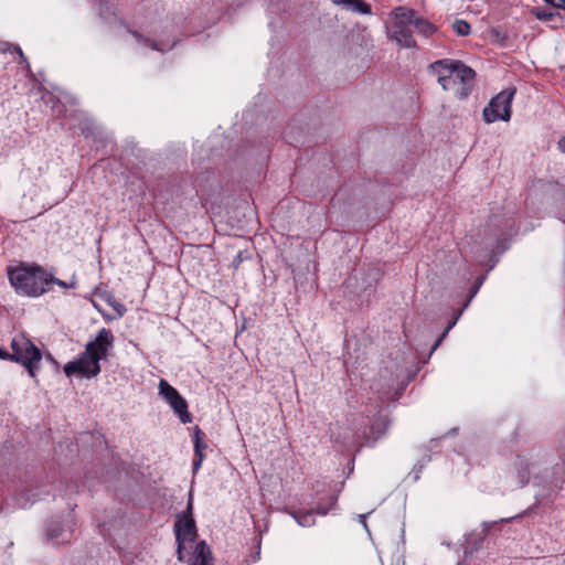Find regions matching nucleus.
Returning <instances> with one entry per match:
<instances>
[{
	"label": "nucleus",
	"mask_w": 565,
	"mask_h": 565,
	"mask_svg": "<svg viewBox=\"0 0 565 565\" xmlns=\"http://www.w3.org/2000/svg\"><path fill=\"white\" fill-rule=\"evenodd\" d=\"M0 360H10L9 352L0 349Z\"/></svg>",
	"instance_id": "obj_28"
},
{
	"label": "nucleus",
	"mask_w": 565,
	"mask_h": 565,
	"mask_svg": "<svg viewBox=\"0 0 565 565\" xmlns=\"http://www.w3.org/2000/svg\"><path fill=\"white\" fill-rule=\"evenodd\" d=\"M115 335L110 329L102 328L96 337L85 344V350L64 365L66 376L96 377L100 373L102 360H106L114 349Z\"/></svg>",
	"instance_id": "obj_1"
},
{
	"label": "nucleus",
	"mask_w": 565,
	"mask_h": 565,
	"mask_svg": "<svg viewBox=\"0 0 565 565\" xmlns=\"http://www.w3.org/2000/svg\"><path fill=\"white\" fill-rule=\"evenodd\" d=\"M457 61L458 60L443 58L429 65V71L437 76V82L445 90L451 88Z\"/></svg>",
	"instance_id": "obj_10"
},
{
	"label": "nucleus",
	"mask_w": 565,
	"mask_h": 565,
	"mask_svg": "<svg viewBox=\"0 0 565 565\" xmlns=\"http://www.w3.org/2000/svg\"><path fill=\"white\" fill-rule=\"evenodd\" d=\"M8 279L17 294L39 297L50 289L52 276L39 266L19 264L7 268Z\"/></svg>",
	"instance_id": "obj_2"
},
{
	"label": "nucleus",
	"mask_w": 565,
	"mask_h": 565,
	"mask_svg": "<svg viewBox=\"0 0 565 565\" xmlns=\"http://www.w3.org/2000/svg\"><path fill=\"white\" fill-rule=\"evenodd\" d=\"M448 332H446V330L438 337V339L436 340L435 344L433 345V351L436 350L440 344L441 342L444 341V339L447 337Z\"/></svg>",
	"instance_id": "obj_22"
},
{
	"label": "nucleus",
	"mask_w": 565,
	"mask_h": 565,
	"mask_svg": "<svg viewBox=\"0 0 565 565\" xmlns=\"http://www.w3.org/2000/svg\"><path fill=\"white\" fill-rule=\"evenodd\" d=\"M544 1L557 9L565 8V0H544Z\"/></svg>",
	"instance_id": "obj_20"
},
{
	"label": "nucleus",
	"mask_w": 565,
	"mask_h": 565,
	"mask_svg": "<svg viewBox=\"0 0 565 565\" xmlns=\"http://www.w3.org/2000/svg\"><path fill=\"white\" fill-rule=\"evenodd\" d=\"M175 540L178 543L177 556L180 562L183 561V550L188 543H193L196 537L195 521L192 516V498H189L185 511L178 515L174 523Z\"/></svg>",
	"instance_id": "obj_7"
},
{
	"label": "nucleus",
	"mask_w": 565,
	"mask_h": 565,
	"mask_svg": "<svg viewBox=\"0 0 565 565\" xmlns=\"http://www.w3.org/2000/svg\"><path fill=\"white\" fill-rule=\"evenodd\" d=\"M365 518H366V515H365V514H361V515H360L361 522H362L363 526L366 529L367 526H366Z\"/></svg>",
	"instance_id": "obj_30"
},
{
	"label": "nucleus",
	"mask_w": 565,
	"mask_h": 565,
	"mask_svg": "<svg viewBox=\"0 0 565 565\" xmlns=\"http://www.w3.org/2000/svg\"><path fill=\"white\" fill-rule=\"evenodd\" d=\"M515 93L516 89L514 87H508L492 97L482 110L483 121L487 124H492L498 120L509 121Z\"/></svg>",
	"instance_id": "obj_6"
},
{
	"label": "nucleus",
	"mask_w": 565,
	"mask_h": 565,
	"mask_svg": "<svg viewBox=\"0 0 565 565\" xmlns=\"http://www.w3.org/2000/svg\"><path fill=\"white\" fill-rule=\"evenodd\" d=\"M52 284H56L57 286L63 287V288H67L68 287V285L65 281L60 280V279L54 278V277H52L51 285Z\"/></svg>",
	"instance_id": "obj_24"
},
{
	"label": "nucleus",
	"mask_w": 565,
	"mask_h": 565,
	"mask_svg": "<svg viewBox=\"0 0 565 565\" xmlns=\"http://www.w3.org/2000/svg\"><path fill=\"white\" fill-rule=\"evenodd\" d=\"M334 4L341 6L345 10L360 14H371V7L363 0H331Z\"/></svg>",
	"instance_id": "obj_14"
},
{
	"label": "nucleus",
	"mask_w": 565,
	"mask_h": 565,
	"mask_svg": "<svg viewBox=\"0 0 565 565\" xmlns=\"http://www.w3.org/2000/svg\"><path fill=\"white\" fill-rule=\"evenodd\" d=\"M190 565H213L210 547L204 541L195 544Z\"/></svg>",
	"instance_id": "obj_13"
},
{
	"label": "nucleus",
	"mask_w": 565,
	"mask_h": 565,
	"mask_svg": "<svg viewBox=\"0 0 565 565\" xmlns=\"http://www.w3.org/2000/svg\"><path fill=\"white\" fill-rule=\"evenodd\" d=\"M104 7H107V4H103V3H102V4H99V9H98V10H99V14H100V15H103V14H104V13H103V8H104Z\"/></svg>",
	"instance_id": "obj_31"
},
{
	"label": "nucleus",
	"mask_w": 565,
	"mask_h": 565,
	"mask_svg": "<svg viewBox=\"0 0 565 565\" xmlns=\"http://www.w3.org/2000/svg\"><path fill=\"white\" fill-rule=\"evenodd\" d=\"M386 427H387V424L383 419H380L379 422L373 424L371 427V435L367 436V443L376 441L385 433Z\"/></svg>",
	"instance_id": "obj_18"
},
{
	"label": "nucleus",
	"mask_w": 565,
	"mask_h": 565,
	"mask_svg": "<svg viewBox=\"0 0 565 565\" xmlns=\"http://www.w3.org/2000/svg\"><path fill=\"white\" fill-rule=\"evenodd\" d=\"M545 454L542 450H529L524 454L516 456L513 463L516 484L524 487L533 478L539 479L543 471L545 463Z\"/></svg>",
	"instance_id": "obj_5"
},
{
	"label": "nucleus",
	"mask_w": 565,
	"mask_h": 565,
	"mask_svg": "<svg viewBox=\"0 0 565 565\" xmlns=\"http://www.w3.org/2000/svg\"><path fill=\"white\" fill-rule=\"evenodd\" d=\"M73 530L64 529L58 520L52 521L46 529L47 539L54 544H61L70 541Z\"/></svg>",
	"instance_id": "obj_12"
},
{
	"label": "nucleus",
	"mask_w": 565,
	"mask_h": 565,
	"mask_svg": "<svg viewBox=\"0 0 565 565\" xmlns=\"http://www.w3.org/2000/svg\"><path fill=\"white\" fill-rule=\"evenodd\" d=\"M159 395L170 405L173 412L179 416L183 424L191 422V415L188 412V403L180 393L171 386L166 380L159 382Z\"/></svg>",
	"instance_id": "obj_8"
},
{
	"label": "nucleus",
	"mask_w": 565,
	"mask_h": 565,
	"mask_svg": "<svg viewBox=\"0 0 565 565\" xmlns=\"http://www.w3.org/2000/svg\"><path fill=\"white\" fill-rule=\"evenodd\" d=\"M199 435H200V430L198 429L195 431V437H194V449H195V459L193 461V470L194 471L200 469L202 460H203L202 449L206 447V445H204L202 443Z\"/></svg>",
	"instance_id": "obj_15"
},
{
	"label": "nucleus",
	"mask_w": 565,
	"mask_h": 565,
	"mask_svg": "<svg viewBox=\"0 0 565 565\" xmlns=\"http://www.w3.org/2000/svg\"><path fill=\"white\" fill-rule=\"evenodd\" d=\"M415 11L406 7H397L391 12V25L388 36L396 41L399 46L414 47L416 42L413 38Z\"/></svg>",
	"instance_id": "obj_3"
},
{
	"label": "nucleus",
	"mask_w": 565,
	"mask_h": 565,
	"mask_svg": "<svg viewBox=\"0 0 565 565\" xmlns=\"http://www.w3.org/2000/svg\"><path fill=\"white\" fill-rule=\"evenodd\" d=\"M414 30L424 34L425 36H429L435 32V28L431 23L423 18L417 17L416 14L414 17Z\"/></svg>",
	"instance_id": "obj_16"
},
{
	"label": "nucleus",
	"mask_w": 565,
	"mask_h": 565,
	"mask_svg": "<svg viewBox=\"0 0 565 565\" xmlns=\"http://www.w3.org/2000/svg\"><path fill=\"white\" fill-rule=\"evenodd\" d=\"M535 15H536V18H537V19H540V20H545V19H547L551 14H546V13H544V12L536 11V12H535Z\"/></svg>",
	"instance_id": "obj_27"
},
{
	"label": "nucleus",
	"mask_w": 565,
	"mask_h": 565,
	"mask_svg": "<svg viewBox=\"0 0 565 565\" xmlns=\"http://www.w3.org/2000/svg\"><path fill=\"white\" fill-rule=\"evenodd\" d=\"M558 146L561 150L565 152V137L559 140Z\"/></svg>",
	"instance_id": "obj_29"
},
{
	"label": "nucleus",
	"mask_w": 565,
	"mask_h": 565,
	"mask_svg": "<svg viewBox=\"0 0 565 565\" xmlns=\"http://www.w3.org/2000/svg\"><path fill=\"white\" fill-rule=\"evenodd\" d=\"M11 49V44L8 42H1L0 41V52H6Z\"/></svg>",
	"instance_id": "obj_26"
},
{
	"label": "nucleus",
	"mask_w": 565,
	"mask_h": 565,
	"mask_svg": "<svg viewBox=\"0 0 565 565\" xmlns=\"http://www.w3.org/2000/svg\"><path fill=\"white\" fill-rule=\"evenodd\" d=\"M559 456L565 463V439L559 441Z\"/></svg>",
	"instance_id": "obj_23"
},
{
	"label": "nucleus",
	"mask_w": 565,
	"mask_h": 565,
	"mask_svg": "<svg viewBox=\"0 0 565 565\" xmlns=\"http://www.w3.org/2000/svg\"><path fill=\"white\" fill-rule=\"evenodd\" d=\"M13 50H14V52H17L19 54L20 61L22 63H24L26 65V67L29 68L30 67L29 62H28L26 57L24 56V54H23L22 50L20 49V46H13Z\"/></svg>",
	"instance_id": "obj_21"
},
{
	"label": "nucleus",
	"mask_w": 565,
	"mask_h": 565,
	"mask_svg": "<svg viewBox=\"0 0 565 565\" xmlns=\"http://www.w3.org/2000/svg\"><path fill=\"white\" fill-rule=\"evenodd\" d=\"M129 33L136 39L137 43L141 46H147L156 51L163 52V47H161L156 41L143 38L139 32L129 30Z\"/></svg>",
	"instance_id": "obj_17"
},
{
	"label": "nucleus",
	"mask_w": 565,
	"mask_h": 565,
	"mask_svg": "<svg viewBox=\"0 0 565 565\" xmlns=\"http://www.w3.org/2000/svg\"><path fill=\"white\" fill-rule=\"evenodd\" d=\"M11 349L13 353H9L10 360L22 364L28 370L30 376L36 379L39 363L42 360L41 350L23 334L13 337Z\"/></svg>",
	"instance_id": "obj_4"
},
{
	"label": "nucleus",
	"mask_w": 565,
	"mask_h": 565,
	"mask_svg": "<svg viewBox=\"0 0 565 565\" xmlns=\"http://www.w3.org/2000/svg\"><path fill=\"white\" fill-rule=\"evenodd\" d=\"M458 319H459V316H456V317H455V318L449 322V324H448V326H447V328H446V332H449V331H450V330L456 326V323H457Z\"/></svg>",
	"instance_id": "obj_25"
},
{
	"label": "nucleus",
	"mask_w": 565,
	"mask_h": 565,
	"mask_svg": "<svg viewBox=\"0 0 565 565\" xmlns=\"http://www.w3.org/2000/svg\"><path fill=\"white\" fill-rule=\"evenodd\" d=\"M335 502H337V498L332 497L330 499V503L328 505L320 504L313 510L294 511V512H290V515L295 519V521L300 526L309 527V526L315 525L313 514L327 515L333 509V507L335 505Z\"/></svg>",
	"instance_id": "obj_11"
},
{
	"label": "nucleus",
	"mask_w": 565,
	"mask_h": 565,
	"mask_svg": "<svg viewBox=\"0 0 565 565\" xmlns=\"http://www.w3.org/2000/svg\"><path fill=\"white\" fill-rule=\"evenodd\" d=\"M454 31L461 36L470 33V24L465 20H456L452 24Z\"/></svg>",
	"instance_id": "obj_19"
},
{
	"label": "nucleus",
	"mask_w": 565,
	"mask_h": 565,
	"mask_svg": "<svg viewBox=\"0 0 565 565\" xmlns=\"http://www.w3.org/2000/svg\"><path fill=\"white\" fill-rule=\"evenodd\" d=\"M452 84H459L460 88L457 90V96L460 99L466 98L473 89L476 72L465 65L461 61H457Z\"/></svg>",
	"instance_id": "obj_9"
}]
</instances>
